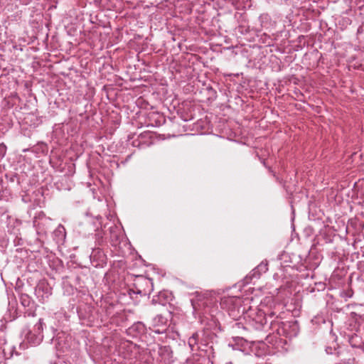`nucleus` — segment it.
Masks as SVG:
<instances>
[{"instance_id": "f257e3e1", "label": "nucleus", "mask_w": 364, "mask_h": 364, "mask_svg": "<svg viewBox=\"0 0 364 364\" xmlns=\"http://www.w3.org/2000/svg\"><path fill=\"white\" fill-rule=\"evenodd\" d=\"M229 346L234 350H240L245 354H253L257 357H262L271 353L267 343H230Z\"/></svg>"}, {"instance_id": "f03ea898", "label": "nucleus", "mask_w": 364, "mask_h": 364, "mask_svg": "<svg viewBox=\"0 0 364 364\" xmlns=\"http://www.w3.org/2000/svg\"><path fill=\"white\" fill-rule=\"evenodd\" d=\"M146 328L141 322H137L129 327L127 332V334L134 338H138L143 341V336L145 333Z\"/></svg>"}, {"instance_id": "7ed1b4c3", "label": "nucleus", "mask_w": 364, "mask_h": 364, "mask_svg": "<svg viewBox=\"0 0 364 364\" xmlns=\"http://www.w3.org/2000/svg\"><path fill=\"white\" fill-rule=\"evenodd\" d=\"M4 346L3 351L5 354L8 352L11 356L14 354L20 355V350H23L28 347V343H18V348L16 346L12 345V343H4Z\"/></svg>"}, {"instance_id": "20e7f679", "label": "nucleus", "mask_w": 364, "mask_h": 364, "mask_svg": "<svg viewBox=\"0 0 364 364\" xmlns=\"http://www.w3.org/2000/svg\"><path fill=\"white\" fill-rule=\"evenodd\" d=\"M252 326L258 329L264 326L267 323V319L264 311H258L256 313L255 316L252 318Z\"/></svg>"}, {"instance_id": "39448f33", "label": "nucleus", "mask_w": 364, "mask_h": 364, "mask_svg": "<svg viewBox=\"0 0 364 364\" xmlns=\"http://www.w3.org/2000/svg\"><path fill=\"white\" fill-rule=\"evenodd\" d=\"M119 230L116 226H112L109 228L110 239L114 245H117L119 242Z\"/></svg>"}, {"instance_id": "423d86ee", "label": "nucleus", "mask_w": 364, "mask_h": 364, "mask_svg": "<svg viewBox=\"0 0 364 364\" xmlns=\"http://www.w3.org/2000/svg\"><path fill=\"white\" fill-rule=\"evenodd\" d=\"M333 346H327L326 348V351L328 354H338L339 353L336 351V346H338V343H331Z\"/></svg>"}, {"instance_id": "0eeeda50", "label": "nucleus", "mask_w": 364, "mask_h": 364, "mask_svg": "<svg viewBox=\"0 0 364 364\" xmlns=\"http://www.w3.org/2000/svg\"><path fill=\"white\" fill-rule=\"evenodd\" d=\"M154 321L156 323V322H160L162 324H166V321H167V319L164 318V316H162L161 315H158L156 316L155 318H154Z\"/></svg>"}, {"instance_id": "6e6552de", "label": "nucleus", "mask_w": 364, "mask_h": 364, "mask_svg": "<svg viewBox=\"0 0 364 364\" xmlns=\"http://www.w3.org/2000/svg\"><path fill=\"white\" fill-rule=\"evenodd\" d=\"M50 364H69V363H68L67 362L63 360L60 358H58L54 362H51Z\"/></svg>"}, {"instance_id": "1a4fd4ad", "label": "nucleus", "mask_w": 364, "mask_h": 364, "mask_svg": "<svg viewBox=\"0 0 364 364\" xmlns=\"http://www.w3.org/2000/svg\"><path fill=\"white\" fill-rule=\"evenodd\" d=\"M198 343L194 342V343H188V346L191 348V350L193 351L195 350L196 347H197Z\"/></svg>"}, {"instance_id": "9d476101", "label": "nucleus", "mask_w": 364, "mask_h": 364, "mask_svg": "<svg viewBox=\"0 0 364 364\" xmlns=\"http://www.w3.org/2000/svg\"><path fill=\"white\" fill-rule=\"evenodd\" d=\"M215 337V334L208 335V337H207V339L212 341V340L214 339Z\"/></svg>"}, {"instance_id": "9b49d317", "label": "nucleus", "mask_w": 364, "mask_h": 364, "mask_svg": "<svg viewBox=\"0 0 364 364\" xmlns=\"http://www.w3.org/2000/svg\"><path fill=\"white\" fill-rule=\"evenodd\" d=\"M27 340L28 341H33L35 338H33V336L31 335V336H28L27 338Z\"/></svg>"}, {"instance_id": "f8f14e48", "label": "nucleus", "mask_w": 364, "mask_h": 364, "mask_svg": "<svg viewBox=\"0 0 364 364\" xmlns=\"http://www.w3.org/2000/svg\"><path fill=\"white\" fill-rule=\"evenodd\" d=\"M22 304H23V306H28V301H26V299H23V300L22 301Z\"/></svg>"}, {"instance_id": "ddd939ff", "label": "nucleus", "mask_w": 364, "mask_h": 364, "mask_svg": "<svg viewBox=\"0 0 364 364\" xmlns=\"http://www.w3.org/2000/svg\"><path fill=\"white\" fill-rule=\"evenodd\" d=\"M352 347L355 348V347H361V346H357V345H352ZM364 347V343H363V346H362V348Z\"/></svg>"}, {"instance_id": "4468645a", "label": "nucleus", "mask_w": 364, "mask_h": 364, "mask_svg": "<svg viewBox=\"0 0 364 364\" xmlns=\"http://www.w3.org/2000/svg\"><path fill=\"white\" fill-rule=\"evenodd\" d=\"M274 315V313H271L269 316L272 318V317H273Z\"/></svg>"}, {"instance_id": "2eb2a0df", "label": "nucleus", "mask_w": 364, "mask_h": 364, "mask_svg": "<svg viewBox=\"0 0 364 364\" xmlns=\"http://www.w3.org/2000/svg\"><path fill=\"white\" fill-rule=\"evenodd\" d=\"M60 345V343H58V346H56V348H58Z\"/></svg>"}, {"instance_id": "dca6fc26", "label": "nucleus", "mask_w": 364, "mask_h": 364, "mask_svg": "<svg viewBox=\"0 0 364 364\" xmlns=\"http://www.w3.org/2000/svg\"><path fill=\"white\" fill-rule=\"evenodd\" d=\"M27 334L31 335V333H30V331L28 330H27Z\"/></svg>"}, {"instance_id": "f3484780", "label": "nucleus", "mask_w": 364, "mask_h": 364, "mask_svg": "<svg viewBox=\"0 0 364 364\" xmlns=\"http://www.w3.org/2000/svg\"><path fill=\"white\" fill-rule=\"evenodd\" d=\"M42 319H39V323L41 325Z\"/></svg>"}, {"instance_id": "a211bd4d", "label": "nucleus", "mask_w": 364, "mask_h": 364, "mask_svg": "<svg viewBox=\"0 0 364 364\" xmlns=\"http://www.w3.org/2000/svg\"><path fill=\"white\" fill-rule=\"evenodd\" d=\"M156 332L158 333H160L159 330L156 331Z\"/></svg>"}]
</instances>
